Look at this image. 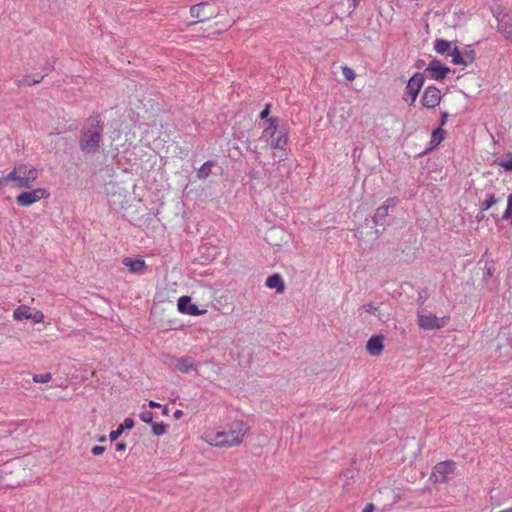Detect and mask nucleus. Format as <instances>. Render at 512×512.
Masks as SVG:
<instances>
[{
    "label": "nucleus",
    "mask_w": 512,
    "mask_h": 512,
    "mask_svg": "<svg viewBox=\"0 0 512 512\" xmlns=\"http://www.w3.org/2000/svg\"><path fill=\"white\" fill-rule=\"evenodd\" d=\"M374 510H375L374 504L368 503L365 505L362 512H373Z\"/></svg>",
    "instance_id": "nucleus-38"
},
{
    "label": "nucleus",
    "mask_w": 512,
    "mask_h": 512,
    "mask_svg": "<svg viewBox=\"0 0 512 512\" xmlns=\"http://www.w3.org/2000/svg\"><path fill=\"white\" fill-rule=\"evenodd\" d=\"M163 414H164V415H167V414H168V409H167V407H164V408H163Z\"/></svg>",
    "instance_id": "nucleus-44"
},
{
    "label": "nucleus",
    "mask_w": 512,
    "mask_h": 512,
    "mask_svg": "<svg viewBox=\"0 0 512 512\" xmlns=\"http://www.w3.org/2000/svg\"><path fill=\"white\" fill-rule=\"evenodd\" d=\"M498 512H512V507H509V508H506V509H503V510H500Z\"/></svg>",
    "instance_id": "nucleus-43"
},
{
    "label": "nucleus",
    "mask_w": 512,
    "mask_h": 512,
    "mask_svg": "<svg viewBox=\"0 0 512 512\" xmlns=\"http://www.w3.org/2000/svg\"><path fill=\"white\" fill-rule=\"evenodd\" d=\"M44 314L41 310H34L31 312L29 320H32L35 324L42 323L44 321Z\"/></svg>",
    "instance_id": "nucleus-33"
},
{
    "label": "nucleus",
    "mask_w": 512,
    "mask_h": 512,
    "mask_svg": "<svg viewBox=\"0 0 512 512\" xmlns=\"http://www.w3.org/2000/svg\"><path fill=\"white\" fill-rule=\"evenodd\" d=\"M450 320L449 316L437 317L429 311L418 313V325L424 330H437L445 327Z\"/></svg>",
    "instance_id": "nucleus-5"
},
{
    "label": "nucleus",
    "mask_w": 512,
    "mask_h": 512,
    "mask_svg": "<svg viewBox=\"0 0 512 512\" xmlns=\"http://www.w3.org/2000/svg\"><path fill=\"white\" fill-rule=\"evenodd\" d=\"M249 429L246 422L236 419L228 424L227 430L207 432L202 439L217 448L236 447L244 442Z\"/></svg>",
    "instance_id": "nucleus-1"
},
{
    "label": "nucleus",
    "mask_w": 512,
    "mask_h": 512,
    "mask_svg": "<svg viewBox=\"0 0 512 512\" xmlns=\"http://www.w3.org/2000/svg\"><path fill=\"white\" fill-rule=\"evenodd\" d=\"M498 202L494 194H488L486 199L482 202V210L486 211Z\"/></svg>",
    "instance_id": "nucleus-28"
},
{
    "label": "nucleus",
    "mask_w": 512,
    "mask_h": 512,
    "mask_svg": "<svg viewBox=\"0 0 512 512\" xmlns=\"http://www.w3.org/2000/svg\"><path fill=\"white\" fill-rule=\"evenodd\" d=\"M190 304H191V298L189 296H181L178 299V303H177L178 310L183 314H187L188 306Z\"/></svg>",
    "instance_id": "nucleus-27"
},
{
    "label": "nucleus",
    "mask_w": 512,
    "mask_h": 512,
    "mask_svg": "<svg viewBox=\"0 0 512 512\" xmlns=\"http://www.w3.org/2000/svg\"><path fill=\"white\" fill-rule=\"evenodd\" d=\"M441 100V91L436 86L430 85L424 89L420 102L424 108L431 110L438 107L441 103Z\"/></svg>",
    "instance_id": "nucleus-9"
},
{
    "label": "nucleus",
    "mask_w": 512,
    "mask_h": 512,
    "mask_svg": "<svg viewBox=\"0 0 512 512\" xmlns=\"http://www.w3.org/2000/svg\"><path fill=\"white\" fill-rule=\"evenodd\" d=\"M218 14L217 8L209 3V2H200L190 7V15L193 18H196L197 21L191 22L190 25H193L197 22H204Z\"/></svg>",
    "instance_id": "nucleus-7"
},
{
    "label": "nucleus",
    "mask_w": 512,
    "mask_h": 512,
    "mask_svg": "<svg viewBox=\"0 0 512 512\" xmlns=\"http://www.w3.org/2000/svg\"><path fill=\"white\" fill-rule=\"evenodd\" d=\"M269 114H270V104H266L265 108L260 113V118L264 119L266 121L267 119H269V117H268Z\"/></svg>",
    "instance_id": "nucleus-36"
},
{
    "label": "nucleus",
    "mask_w": 512,
    "mask_h": 512,
    "mask_svg": "<svg viewBox=\"0 0 512 512\" xmlns=\"http://www.w3.org/2000/svg\"><path fill=\"white\" fill-rule=\"evenodd\" d=\"M106 448L104 446H94L91 449V453L94 456L102 455L105 452Z\"/></svg>",
    "instance_id": "nucleus-35"
},
{
    "label": "nucleus",
    "mask_w": 512,
    "mask_h": 512,
    "mask_svg": "<svg viewBox=\"0 0 512 512\" xmlns=\"http://www.w3.org/2000/svg\"><path fill=\"white\" fill-rule=\"evenodd\" d=\"M450 47V43L444 39H438L434 44V49L439 54H445L449 51Z\"/></svg>",
    "instance_id": "nucleus-24"
},
{
    "label": "nucleus",
    "mask_w": 512,
    "mask_h": 512,
    "mask_svg": "<svg viewBox=\"0 0 512 512\" xmlns=\"http://www.w3.org/2000/svg\"><path fill=\"white\" fill-rule=\"evenodd\" d=\"M341 69H342V74L347 81L352 82L356 78V74L352 68L344 65L341 67Z\"/></svg>",
    "instance_id": "nucleus-30"
},
{
    "label": "nucleus",
    "mask_w": 512,
    "mask_h": 512,
    "mask_svg": "<svg viewBox=\"0 0 512 512\" xmlns=\"http://www.w3.org/2000/svg\"><path fill=\"white\" fill-rule=\"evenodd\" d=\"M398 204V199L396 197H391L385 201L383 205L378 207L375 212L374 220L375 222L385 219L388 216L389 208L394 207Z\"/></svg>",
    "instance_id": "nucleus-15"
},
{
    "label": "nucleus",
    "mask_w": 512,
    "mask_h": 512,
    "mask_svg": "<svg viewBox=\"0 0 512 512\" xmlns=\"http://www.w3.org/2000/svg\"><path fill=\"white\" fill-rule=\"evenodd\" d=\"M149 407L150 408H160L161 405L153 400H150L149 403H148Z\"/></svg>",
    "instance_id": "nucleus-40"
},
{
    "label": "nucleus",
    "mask_w": 512,
    "mask_h": 512,
    "mask_svg": "<svg viewBox=\"0 0 512 512\" xmlns=\"http://www.w3.org/2000/svg\"><path fill=\"white\" fill-rule=\"evenodd\" d=\"M122 263L125 267L128 268L131 274L142 275L147 270V264L142 259H133L131 257H125L123 258Z\"/></svg>",
    "instance_id": "nucleus-11"
},
{
    "label": "nucleus",
    "mask_w": 512,
    "mask_h": 512,
    "mask_svg": "<svg viewBox=\"0 0 512 512\" xmlns=\"http://www.w3.org/2000/svg\"><path fill=\"white\" fill-rule=\"evenodd\" d=\"M40 171L29 163H20L13 167V169L2 179L0 183H13V186L18 189H28L33 186L39 177Z\"/></svg>",
    "instance_id": "nucleus-2"
},
{
    "label": "nucleus",
    "mask_w": 512,
    "mask_h": 512,
    "mask_svg": "<svg viewBox=\"0 0 512 512\" xmlns=\"http://www.w3.org/2000/svg\"><path fill=\"white\" fill-rule=\"evenodd\" d=\"M384 337L382 335L372 336L366 344V350L371 356H379L384 350Z\"/></svg>",
    "instance_id": "nucleus-13"
},
{
    "label": "nucleus",
    "mask_w": 512,
    "mask_h": 512,
    "mask_svg": "<svg viewBox=\"0 0 512 512\" xmlns=\"http://www.w3.org/2000/svg\"><path fill=\"white\" fill-rule=\"evenodd\" d=\"M455 468V463L453 461H444L435 465L434 471L436 474L441 476V482L447 481V475L452 473Z\"/></svg>",
    "instance_id": "nucleus-16"
},
{
    "label": "nucleus",
    "mask_w": 512,
    "mask_h": 512,
    "mask_svg": "<svg viewBox=\"0 0 512 512\" xmlns=\"http://www.w3.org/2000/svg\"><path fill=\"white\" fill-rule=\"evenodd\" d=\"M502 219L508 221L512 225V193L507 198V206L502 214Z\"/></svg>",
    "instance_id": "nucleus-26"
},
{
    "label": "nucleus",
    "mask_w": 512,
    "mask_h": 512,
    "mask_svg": "<svg viewBox=\"0 0 512 512\" xmlns=\"http://www.w3.org/2000/svg\"><path fill=\"white\" fill-rule=\"evenodd\" d=\"M50 192L43 187L23 191L16 196V203L21 207H29L43 199H48Z\"/></svg>",
    "instance_id": "nucleus-6"
},
{
    "label": "nucleus",
    "mask_w": 512,
    "mask_h": 512,
    "mask_svg": "<svg viewBox=\"0 0 512 512\" xmlns=\"http://www.w3.org/2000/svg\"><path fill=\"white\" fill-rule=\"evenodd\" d=\"M207 312L206 309H199L197 305L190 304L188 306L187 314L191 316H200L204 315Z\"/></svg>",
    "instance_id": "nucleus-32"
},
{
    "label": "nucleus",
    "mask_w": 512,
    "mask_h": 512,
    "mask_svg": "<svg viewBox=\"0 0 512 512\" xmlns=\"http://www.w3.org/2000/svg\"><path fill=\"white\" fill-rule=\"evenodd\" d=\"M266 286L270 289H275L277 293H284L285 283L280 275L273 274L266 279Z\"/></svg>",
    "instance_id": "nucleus-18"
},
{
    "label": "nucleus",
    "mask_w": 512,
    "mask_h": 512,
    "mask_svg": "<svg viewBox=\"0 0 512 512\" xmlns=\"http://www.w3.org/2000/svg\"><path fill=\"white\" fill-rule=\"evenodd\" d=\"M495 163L501 166L505 171H512V152H507L495 160Z\"/></svg>",
    "instance_id": "nucleus-21"
},
{
    "label": "nucleus",
    "mask_w": 512,
    "mask_h": 512,
    "mask_svg": "<svg viewBox=\"0 0 512 512\" xmlns=\"http://www.w3.org/2000/svg\"><path fill=\"white\" fill-rule=\"evenodd\" d=\"M424 84V75L422 73H415L408 81L405 87L403 99L409 104H413Z\"/></svg>",
    "instance_id": "nucleus-8"
},
{
    "label": "nucleus",
    "mask_w": 512,
    "mask_h": 512,
    "mask_svg": "<svg viewBox=\"0 0 512 512\" xmlns=\"http://www.w3.org/2000/svg\"><path fill=\"white\" fill-rule=\"evenodd\" d=\"M448 117H449V114L447 111H442L441 114H440V125L439 127H443L446 123H447V120H448Z\"/></svg>",
    "instance_id": "nucleus-37"
},
{
    "label": "nucleus",
    "mask_w": 512,
    "mask_h": 512,
    "mask_svg": "<svg viewBox=\"0 0 512 512\" xmlns=\"http://www.w3.org/2000/svg\"><path fill=\"white\" fill-rule=\"evenodd\" d=\"M98 441H99V442H105V441H106V436H104V435H103V436H100V437L98 438Z\"/></svg>",
    "instance_id": "nucleus-42"
},
{
    "label": "nucleus",
    "mask_w": 512,
    "mask_h": 512,
    "mask_svg": "<svg viewBox=\"0 0 512 512\" xmlns=\"http://www.w3.org/2000/svg\"><path fill=\"white\" fill-rule=\"evenodd\" d=\"M43 76L40 74L36 75H26L23 80L20 82L22 85L31 86L40 83L43 80Z\"/></svg>",
    "instance_id": "nucleus-25"
},
{
    "label": "nucleus",
    "mask_w": 512,
    "mask_h": 512,
    "mask_svg": "<svg viewBox=\"0 0 512 512\" xmlns=\"http://www.w3.org/2000/svg\"><path fill=\"white\" fill-rule=\"evenodd\" d=\"M127 448V444L124 442H120L116 444V450L117 451H124Z\"/></svg>",
    "instance_id": "nucleus-39"
},
{
    "label": "nucleus",
    "mask_w": 512,
    "mask_h": 512,
    "mask_svg": "<svg viewBox=\"0 0 512 512\" xmlns=\"http://www.w3.org/2000/svg\"><path fill=\"white\" fill-rule=\"evenodd\" d=\"M279 120L276 117H270L264 122V128L261 139L269 143L272 149L283 150L288 143V133L285 129H279Z\"/></svg>",
    "instance_id": "nucleus-3"
},
{
    "label": "nucleus",
    "mask_w": 512,
    "mask_h": 512,
    "mask_svg": "<svg viewBox=\"0 0 512 512\" xmlns=\"http://www.w3.org/2000/svg\"><path fill=\"white\" fill-rule=\"evenodd\" d=\"M445 137V131L443 128L438 127L432 131L430 145L432 148L437 147Z\"/></svg>",
    "instance_id": "nucleus-22"
},
{
    "label": "nucleus",
    "mask_w": 512,
    "mask_h": 512,
    "mask_svg": "<svg viewBox=\"0 0 512 512\" xmlns=\"http://www.w3.org/2000/svg\"><path fill=\"white\" fill-rule=\"evenodd\" d=\"M198 363L191 357H180L176 360L175 369L181 373L197 370Z\"/></svg>",
    "instance_id": "nucleus-14"
},
{
    "label": "nucleus",
    "mask_w": 512,
    "mask_h": 512,
    "mask_svg": "<svg viewBox=\"0 0 512 512\" xmlns=\"http://www.w3.org/2000/svg\"><path fill=\"white\" fill-rule=\"evenodd\" d=\"M356 1H357V0H354V6H356Z\"/></svg>",
    "instance_id": "nucleus-45"
},
{
    "label": "nucleus",
    "mask_w": 512,
    "mask_h": 512,
    "mask_svg": "<svg viewBox=\"0 0 512 512\" xmlns=\"http://www.w3.org/2000/svg\"><path fill=\"white\" fill-rule=\"evenodd\" d=\"M32 379L35 383H48L52 380V374L49 372L43 374H35L33 375Z\"/></svg>",
    "instance_id": "nucleus-29"
},
{
    "label": "nucleus",
    "mask_w": 512,
    "mask_h": 512,
    "mask_svg": "<svg viewBox=\"0 0 512 512\" xmlns=\"http://www.w3.org/2000/svg\"><path fill=\"white\" fill-rule=\"evenodd\" d=\"M213 167V163L211 161L205 162L198 170H197V177L199 179H206L210 173L211 169Z\"/></svg>",
    "instance_id": "nucleus-23"
},
{
    "label": "nucleus",
    "mask_w": 512,
    "mask_h": 512,
    "mask_svg": "<svg viewBox=\"0 0 512 512\" xmlns=\"http://www.w3.org/2000/svg\"><path fill=\"white\" fill-rule=\"evenodd\" d=\"M498 31L512 43V15L504 13L498 20Z\"/></svg>",
    "instance_id": "nucleus-12"
},
{
    "label": "nucleus",
    "mask_w": 512,
    "mask_h": 512,
    "mask_svg": "<svg viewBox=\"0 0 512 512\" xmlns=\"http://www.w3.org/2000/svg\"><path fill=\"white\" fill-rule=\"evenodd\" d=\"M451 57H452V62L455 65L467 66L473 60L472 52H466V53L462 54L460 52V50L456 47L453 49V51L451 53Z\"/></svg>",
    "instance_id": "nucleus-17"
},
{
    "label": "nucleus",
    "mask_w": 512,
    "mask_h": 512,
    "mask_svg": "<svg viewBox=\"0 0 512 512\" xmlns=\"http://www.w3.org/2000/svg\"><path fill=\"white\" fill-rule=\"evenodd\" d=\"M141 421L151 424L153 423V413L149 410H145L139 414Z\"/></svg>",
    "instance_id": "nucleus-34"
},
{
    "label": "nucleus",
    "mask_w": 512,
    "mask_h": 512,
    "mask_svg": "<svg viewBox=\"0 0 512 512\" xmlns=\"http://www.w3.org/2000/svg\"><path fill=\"white\" fill-rule=\"evenodd\" d=\"M449 72L450 69L447 66H444L439 60L433 59L422 74L433 80H442Z\"/></svg>",
    "instance_id": "nucleus-10"
},
{
    "label": "nucleus",
    "mask_w": 512,
    "mask_h": 512,
    "mask_svg": "<svg viewBox=\"0 0 512 512\" xmlns=\"http://www.w3.org/2000/svg\"><path fill=\"white\" fill-rule=\"evenodd\" d=\"M101 120L99 117L90 118L84 128L80 146L83 151L91 152L98 149L101 141Z\"/></svg>",
    "instance_id": "nucleus-4"
},
{
    "label": "nucleus",
    "mask_w": 512,
    "mask_h": 512,
    "mask_svg": "<svg viewBox=\"0 0 512 512\" xmlns=\"http://www.w3.org/2000/svg\"><path fill=\"white\" fill-rule=\"evenodd\" d=\"M182 414H183V412H182L181 410H177V411H175V413H174V417H175L176 419H178V418H180V417L182 416Z\"/></svg>",
    "instance_id": "nucleus-41"
},
{
    "label": "nucleus",
    "mask_w": 512,
    "mask_h": 512,
    "mask_svg": "<svg viewBox=\"0 0 512 512\" xmlns=\"http://www.w3.org/2000/svg\"><path fill=\"white\" fill-rule=\"evenodd\" d=\"M134 420L132 418H125L124 421L118 426L116 430H113L109 434L110 441H116L124 430L132 429L134 427Z\"/></svg>",
    "instance_id": "nucleus-19"
},
{
    "label": "nucleus",
    "mask_w": 512,
    "mask_h": 512,
    "mask_svg": "<svg viewBox=\"0 0 512 512\" xmlns=\"http://www.w3.org/2000/svg\"><path fill=\"white\" fill-rule=\"evenodd\" d=\"M151 425H152V433L156 436L163 435L166 432V425L162 422L151 423Z\"/></svg>",
    "instance_id": "nucleus-31"
},
{
    "label": "nucleus",
    "mask_w": 512,
    "mask_h": 512,
    "mask_svg": "<svg viewBox=\"0 0 512 512\" xmlns=\"http://www.w3.org/2000/svg\"><path fill=\"white\" fill-rule=\"evenodd\" d=\"M31 308L27 305L18 306L13 312V318L16 321L29 320L31 316Z\"/></svg>",
    "instance_id": "nucleus-20"
}]
</instances>
